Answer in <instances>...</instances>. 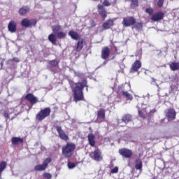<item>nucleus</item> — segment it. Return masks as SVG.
<instances>
[{"label":"nucleus","mask_w":179,"mask_h":179,"mask_svg":"<svg viewBox=\"0 0 179 179\" xmlns=\"http://www.w3.org/2000/svg\"><path fill=\"white\" fill-rule=\"evenodd\" d=\"M119 154L125 159H131V157L133 156L134 152H132V150L130 149L124 148L119 150Z\"/></svg>","instance_id":"9"},{"label":"nucleus","mask_w":179,"mask_h":179,"mask_svg":"<svg viewBox=\"0 0 179 179\" xmlns=\"http://www.w3.org/2000/svg\"><path fill=\"white\" fill-rule=\"evenodd\" d=\"M76 149V145L73 143H67L62 148V153L66 159H69L73 155V152Z\"/></svg>","instance_id":"3"},{"label":"nucleus","mask_w":179,"mask_h":179,"mask_svg":"<svg viewBox=\"0 0 179 179\" xmlns=\"http://www.w3.org/2000/svg\"><path fill=\"white\" fill-rule=\"evenodd\" d=\"M130 6L131 8H136L138 6V0H131Z\"/></svg>","instance_id":"36"},{"label":"nucleus","mask_w":179,"mask_h":179,"mask_svg":"<svg viewBox=\"0 0 179 179\" xmlns=\"http://www.w3.org/2000/svg\"><path fill=\"white\" fill-rule=\"evenodd\" d=\"M8 164H6V162L5 161H2L1 162H0V171H3V170H5V169H6V166Z\"/></svg>","instance_id":"34"},{"label":"nucleus","mask_w":179,"mask_h":179,"mask_svg":"<svg viewBox=\"0 0 179 179\" xmlns=\"http://www.w3.org/2000/svg\"><path fill=\"white\" fill-rule=\"evenodd\" d=\"M56 36L57 37V38H65L66 37V33L63 32V31H59L56 34Z\"/></svg>","instance_id":"32"},{"label":"nucleus","mask_w":179,"mask_h":179,"mask_svg":"<svg viewBox=\"0 0 179 179\" xmlns=\"http://www.w3.org/2000/svg\"><path fill=\"white\" fill-rule=\"evenodd\" d=\"M43 149H45V148L44 146H41V150H43Z\"/></svg>","instance_id":"45"},{"label":"nucleus","mask_w":179,"mask_h":179,"mask_svg":"<svg viewBox=\"0 0 179 179\" xmlns=\"http://www.w3.org/2000/svg\"><path fill=\"white\" fill-rule=\"evenodd\" d=\"M126 91H124V85H119L117 87V94H124V92Z\"/></svg>","instance_id":"35"},{"label":"nucleus","mask_w":179,"mask_h":179,"mask_svg":"<svg viewBox=\"0 0 179 179\" xmlns=\"http://www.w3.org/2000/svg\"><path fill=\"white\" fill-rule=\"evenodd\" d=\"M122 122H125V124H128L130 121H132V115L130 114H126L123 115L122 118Z\"/></svg>","instance_id":"26"},{"label":"nucleus","mask_w":179,"mask_h":179,"mask_svg":"<svg viewBox=\"0 0 179 179\" xmlns=\"http://www.w3.org/2000/svg\"><path fill=\"white\" fill-rule=\"evenodd\" d=\"M114 26V20L111 19L107 20L105 22L103 23L102 27L103 30H108V29H111Z\"/></svg>","instance_id":"18"},{"label":"nucleus","mask_w":179,"mask_h":179,"mask_svg":"<svg viewBox=\"0 0 179 179\" xmlns=\"http://www.w3.org/2000/svg\"><path fill=\"white\" fill-rule=\"evenodd\" d=\"M43 177L45 179H51V178L52 177V176L51 175V173H45L43 174Z\"/></svg>","instance_id":"41"},{"label":"nucleus","mask_w":179,"mask_h":179,"mask_svg":"<svg viewBox=\"0 0 179 179\" xmlns=\"http://www.w3.org/2000/svg\"><path fill=\"white\" fill-rule=\"evenodd\" d=\"M92 1H98V0H92Z\"/></svg>","instance_id":"48"},{"label":"nucleus","mask_w":179,"mask_h":179,"mask_svg":"<svg viewBox=\"0 0 179 179\" xmlns=\"http://www.w3.org/2000/svg\"><path fill=\"white\" fill-rule=\"evenodd\" d=\"M110 57V48L103 47L101 50V57L102 59H107Z\"/></svg>","instance_id":"20"},{"label":"nucleus","mask_w":179,"mask_h":179,"mask_svg":"<svg viewBox=\"0 0 179 179\" xmlns=\"http://www.w3.org/2000/svg\"><path fill=\"white\" fill-rule=\"evenodd\" d=\"M148 108H149V106L145 107V108L143 109H138V114L141 118H146V115H148Z\"/></svg>","instance_id":"25"},{"label":"nucleus","mask_w":179,"mask_h":179,"mask_svg":"<svg viewBox=\"0 0 179 179\" xmlns=\"http://www.w3.org/2000/svg\"><path fill=\"white\" fill-rule=\"evenodd\" d=\"M120 170V168L118 166H115L114 169L110 170V174H117Z\"/></svg>","instance_id":"37"},{"label":"nucleus","mask_w":179,"mask_h":179,"mask_svg":"<svg viewBox=\"0 0 179 179\" xmlns=\"http://www.w3.org/2000/svg\"><path fill=\"white\" fill-rule=\"evenodd\" d=\"M176 110H174L173 108H170L166 110V117H168L169 120H176Z\"/></svg>","instance_id":"16"},{"label":"nucleus","mask_w":179,"mask_h":179,"mask_svg":"<svg viewBox=\"0 0 179 179\" xmlns=\"http://www.w3.org/2000/svg\"><path fill=\"white\" fill-rule=\"evenodd\" d=\"M124 97H126V100H132L134 99V96H132V94H129L128 92H123V94H122Z\"/></svg>","instance_id":"33"},{"label":"nucleus","mask_w":179,"mask_h":179,"mask_svg":"<svg viewBox=\"0 0 179 179\" xmlns=\"http://www.w3.org/2000/svg\"><path fill=\"white\" fill-rule=\"evenodd\" d=\"M29 12H30V7L27 6H23L19 9V11H18L19 15L20 16H26V15H27Z\"/></svg>","instance_id":"21"},{"label":"nucleus","mask_w":179,"mask_h":179,"mask_svg":"<svg viewBox=\"0 0 179 179\" xmlns=\"http://www.w3.org/2000/svg\"><path fill=\"white\" fill-rule=\"evenodd\" d=\"M48 40L50 43H52V44H57V36H55V34H50L48 36Z\"/></svg>","instance_id":"30"},{"label":"nucleus","mask_w":179,"mask_h":179,"mask_svg":"<svg viewBox=\"0 0 179 179\" xmlns=\"http://www.w3.org/2000/svg\"><path fill=\"white\" fill-rule=\"evenodd\" d=\"M142 167H143V164H142V159H141L140 158L136 159L135 160L136 170H139L140 171H142Z\"/></svg>","instance_id":"24"},{"label":"nucleus","mask_w":179,"mask_h":179,"mask_svg":"<svg viewBox=\"0 0 179 179\" xmlns=\"http://www.w3.org/2000/svg\"><path fill=\"white\" fill-rule=\"evenodd\" d=\"M135 23H136V20L133 16L124 17L122 22V24H123L124 27H131V26H134Z\"/></svg>","instance_id":"7"},{"label":"nucleus","mask_w":179,"mask_h":179,"mask_svg":"<svg viewBox=\"0 0 179 179\" xmlns=\"http://www.w3.org/2000/svg\"><path fill=\"white\" fill-rule=\"evenodd\" d=\"M142 68V62L140 60H136L130 68V73H135Z\"/></svg>","instance_id":"12"},{"label":"nucleus","mask_w":179,"mask_h":179,"mask_svg":"<svg viewBox=\"0 0 179 179\" xmlns=\"http://www.w3.org/2000/svg\"><path fill=\"white\" fill-rule=\"evenodd\" d=\"M70 87L73 93V101H75V103H78V101H83V100H85L83 89L86 87L87 92L89 90L87 80L84 79L82 82L78 83L71 81L70 82Z\"/></svg>","instance_id":"1"},{"label":"nucleus","mask_w":179,"mask_h":179,"mask_svg":"<svg viewBox=\"0 0 179 179\" xmlns=\"http://www.w3.org/2000/svg\"><path fill=\"white\" fill-rule=\"evenodd\" d=\"M152 179H157V177L154 176V177L152 178Z\"/></svg>","instance_id":"47"},{"label":"nucleus","mask_w":179,"mask_h":179,"mask_svg":"<svg viewBox=\"0 0 179 179\" xmlns=\"http://www.w3.org/2000/svg\"><path fill=\"white\" fill-rule=\"evenodd\" d=\"M17 28V24L15 22V20H11L9 22L8 24V30L10 33H16V30Z\"/></svg>","instance_id":"17"},{"label":"nucleus","mask_w":179,"mask_h":179,"mask_svg":"<svg viewBox=\"0 0 179 179\" xmlns=\"http://www.w3.org/2000/svg\"><path fill=\"white\" fill-rule=\"evenodd\" d=\"M90 157L95 160L96 162H101L103 157L101 156V152L99 148H96L93 152L90 154Z\"/></svg>","instance_id":"8"},{"label":"nucleus","mask_w":179,"mask_h":179,"mask_svg":"<svg viewBox=\"0 0 179 179\" xmlns=\"http://www.w3.org/2000/svg\"><path fill=\"white\" fill-rule=\"evenodd\" d=\"M1 177H2V171H0V178H1Z\"/></svg>","instance_id":"46"},{"label":"nucleus","mask_w":179,"mask_h":179,"mask_svg":"<svg viewBox=\"0 0 179 179\" xmlns=\"http://www.w3.org/2000/svg\"><path fill=\"white\" fill-rule=\"evenodd\" d=\"M51 114V108L50 107L45 108L43 109H41L36 115V118L37 121H43V120H45L47 117H50V115Z\"/></svg>","instance_id":"4"},{"label":"nucleus","mask_w":179,"mask_h":179,"mask_svg":"<svg viewBox=\"0 0 179 179\" xmlns=\"http://www.w3.org/2000/svg\"><path fill=\"white\" fill-rule=\"evenodd\" d=\"M169 68L171 71H178L179 70V62H174L170 64Z\"/></svg>","instance_id":"28"},{"label":"nucleus","mask_w":179,"mask_h":179,"mask_svg":"<svg viewBox=\"0 0 179 179\" xmlns=\"http://www.w3.org/2000/svg\"><path fill=\"white\" fill-rule=\"evenodd\" d=\"M157 5L158 8H163V5H164V0H158Z\"/></svg>","instance_id":"38"},{"label":"nucleus","mask_w":179,"mask_h":179,"mask_svg":"<svg viewBox=\"0 0 179 179\" xmlns=\"http://www.w3.org/2000/svg\"><path fill=\"white\" fill-rule=\"evenodd\" d=\"M11 143L14 145H17L23 143V138L20 137H13L11 138Z\"/></svg>","instance_id":"23"},{"label":"nucleus","mask_w":179,"mask_h":179,"mask_svg":"<svg viewBox=\"0 0 179 179\" xmlns=\"http://www.w3.org/2000/svg\"><path fill=\"white\" fill-rule=\"evenodd\" d=\"M49 65L50 68H57V66H59V60H57V59L50 60L49 62Z\"/></svg>","instance_id":"29"},{"label":"nucleus","mask_w":179,"mask_h":179,"mask_svg":"<svg viewBox=\"0 0 179 179\" xmlns=\"http://www.w3.org/2000/svg\"><path fill=\"white\" fill-rule=\"evenodd\" d=\"M145 12L146 13H148V15H150L151 16V15H153V8H148L145 9Z\"/></svg>","instance_id":"40"},{"label":"nucleus","mask_w":179,"mask_h":179,"mask_svg":"<svg viewBox=\"0 0 179 179\" xmlns=\"http://www.w3.org/2000/svg\"><path fill=\"white\" fill-rule=\"evenodd\" d=\"M13 61H15V62H19V59L13 58Z\"/></svg>","instance_id":"44"},{"label":"nucleus","mask_w":179,"mask_h":179,"mask_svg":"<svg viewBox=\"0 0 179 179\" xmlns=\"http://www.w3.org/2000/svg\"><path fill=\"white\" fill-rule=\"evenodd\" d=\"M69 36L73 39V40H76L78 41L76 47V51L77 52H80L82 51V49L83 48L85 45V43L86 41H85L84 38H80V34H78V32L75 31H69Z\"/></svg>","instance_id":"2"},{"label":"nucleus","mask_w":179,"mask_h":179,"mask_svg":"<svg viewBox=\"0 0 179 179\" xmlns=\"http://www.w3.org/2000/svg\"><path fill=\"white\" fill-rule=\"evenodd\" d=\"M37 24V20L36 19L29 20L28 18H24L21 20V26L22 27H33Z\"/></svg>","instance_id":"6"},{"label":"nucleus","mask_w":179,"mask_h":179,"mask_svg":"<svg viewBox=\"0 0 179 179\" xmlns=\"http://www.w3.org/2000/svg\"><path fill=\"white\" fill-rule=\"evenodd\" d=\"M52 162V159L51 157L46 158L44 161L43 164H38L35 166L34 170L35 171H44L47 167H48V164Z\"/></svg>","instance_id":"5"},{"label":"nucleus","mask_w":179,"mask_h":179,"mask_svg":"<svg viewBox=\"0 0 179 179\" xmlns=\"http://www.w3.org/2000/svg\"><path fill=\"white\" fill-rule=\"evenodd\" d=\"M62 27L61 25L52 26V30L55 34H57V33H59V30H61Z\"/></svg>","instance_id":"31"},{"label":"nucleus","mask_w":179,"mask_h":179,"mask_svg":"<svg viewBox=\"0 0 179 179\" xmlns=\"http://www.w3.org/2000/svg\"><path fill=\"white\" fill-rule=\"evenodd\" d=\"M25 100H27L29 101L31 104H36V103H38V99L34 96L32 93L27 94L25 97Z\"/></svg>","instance_id":"15"},{"label":"nucleus","mask_w":179,"mask_h":179,"mask_svg":"<svg viewBox=\"0 0 179 179\" xmlns=\"http://www.w3.org/2000/svg\"><path fill=\"white\" fill-rule=\"evenodd\" d=\"M3 115L6 118V125H9L8 120H10V121H12V120H15V118H16V115H15L14 116L10 117V113H9L8 111H4L3 113Z\"/></svg>","instance_id":"22"},{"label":"nucleus","mask_w":179,"mask_h":179,"mask_svg":"<svg viewBox=\"0 0 179 179\" xmlns=\"http://www.w3.org/2000/svg\"><path fill=\"white\" fill-rule=\"evenodd\" d=\"M88 138V143L91 145L92 148H94L96 146V136L93 133H90L87 136Z\"/></svg>","instance_id":"19"},{"label":"nucleus","mask_w":179,"mask_h":179,"mask_svg":"<svg viewBox=\"0 0 179 179\" xmlns=\"http://www.w3.org/2000/svg\"><path fill=\"white\" fill-rule=\"evenodd\" d=\"M164 17V13L163 11H159L154 13L151 17L152 22H159V20H163Z\"/></svg>","instance_id":"13"},{"label":"nucleus","mask_w":179,"mask_h":179,"mask_svg":"<svg viewBox=\"0 0 179 179\" xmlns=\"http://www.w3.org/2000/svg\"><path fill=\"white\" fill-rule=\"evenodd\" d=\"M56 131L59 134V136L60 139L62 141H69V136L66 135V133L62 129V127L61 126H56L55 127Z\"/></svg>","instance_id":"11"},{"label":"nucleus","mask_w":179,"mask_h":179,"mask_svg":"<svg viewBox=\"0 0 179 179\" xmlns=\"http://www.w3.org/2000/svg\"><path fill=\"white\" fill-rule=\"evenodd\" d=\"M155 113H156V109L150 110V112L148 113V116L152 117V115H153Z\"/></svg>","instance_id":"43"},{"label":"nucleus","mask_w":179,"mask_h":179,"mask_svg":"<svg viewBox=\"0 0 179 179\" xmlns=\"http://www.w3.org/2000/svg\"><path fill=\"white\" fill-rule=\"evenodd\" d=\"M68 167L70 169H75V167H76V164H75L73 162H68Z\"/></svg>","instance_id":"39"},{"label":"nucleus","mask_w":179,"mask_h":179,"mask_svg":"<svg viewBox=\"0 0 179 179\" xmlns=\"http://www.w3.org/2000/svg\"><path fill=\"white\" fill-rule=\"evenodd\" d=\"M97 9L99 15L101 16V19L106 20V17H107V11L106 10V8H104V6L101 4H98Z\"/></svg>","instance_id":"14"},{"label":"nucleus","mask_w":179,"mask_h":179,"mask_svg":"<svg viewBox=\"0 0 179 179\" xmlns=\"http://www.w3.org/2000/svg\"><path fill=\"white\" fill-rule=\"evenodd\" d=\"M106 120V110L101 108L96 113V122L101 124Z\"/></svg>","instance_id":"10"},{"label":"nucleus","mask_w":179,"mask_h":179,"mask_svg":"<svg viewBox=\"0 0 179 179\" xmlns=\"http://www.w3.org/2000/svg\"><path fill=\"white\" fill-rule=\"evenodd\" d=\"M103 6H111V3H110V1L108 0H104L103 2Z\"/></svg>","instance_id":"42"},{"label":"nucleus","mask_w":179,"mask_h":179,"mask_svg":"<svg viewBox=\"0 0 179 179\" xmlns=\"http://www.w3.org/2000/svg\"><path fill=\"white\" fill-rule=\"evenodd\" d=\"M132 29L137 30V31H141L143 29V23L142 22H135V24L133 25Z\"/></svg>","instance_id":"27"}]
</instances>
